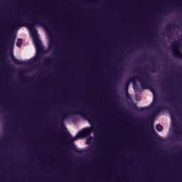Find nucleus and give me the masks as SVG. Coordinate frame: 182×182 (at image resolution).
I'll use <instances>...</instances> for the list:
<instances>
[{"mask_svg": "<svg viewBox=\"0 0 182 182\" xmlns=\"http://www.w3.org/2000/svg\"><path fill=\"white\" fill-rule=\"evenodd\" d=\"M42 16H41V17L31 16V18H33L31 19L32 23L27 24V28H28L30 31L31 35L35 43L36 49H37L36 57L26 62L21 61L13 56L12 60L14 65H32V63L41 59V54H39V52H42L43 49L42 48V41L39 40V36H38V31H36V28H35V25H38V23H43V19L42 18Z\"/></svg>", "mask_w": 182, "mask_h": 182, "instance_id": "1", "label": "nucleus"}, {"mask_svg": "<svg viewBox=\"0 0 182 182\" xmlns=\"http://www.w3.org/2000/svg\"><path fill=\"white\" fill-rule=\"evenodd\" d=\"M22 23H23V21H22L21 16L14 18L10 27L7 28V31L5 33L6 38H1L2 48L10 50L14 48V45H15V39H16V37L12 34V28H21L22 26Z\"/></svg>", "mask_w": 182, "mask_h": 182, "instance_id": "2", "label": "nucleus"}, {"mask_svg": "<svg viewBox=\"0 0 182 182\" xmlns=\"http://www.w3.org/2000/svg\"><path fill=\"white\" fill-rule=\"evenodd\" d=\"M92 132H95V128H85L82 131H80L77 136L74 138L72 137V135L68 132L65 133V140L67 143H68V146L71 149H75V145H73V141L77 140V139H83V137H86L87 136H90L92 134Z\"/></svg>", "mask_w": 182, "mask_h": 182, "instance_id": "3", "label": "nucleus"}, {"mask_svg": "<svg viewBox=\"0 0 182 182\" xmlns=\"http://www.w3.org/2000/svg\"><path fill=\"white\" fill-rule=\"evenodd\" d=\"M134 79L140 82L142 89H147L149 86H150L149 81L151 80H150V75L147 73H141L139 75H136Z\"/></svg>", "mask_w": 182, "mask_h": 182, "instance_id": "4", "label": "nucleus"}, {"mask_svg": "<svg viewBox=\"0 0 182 182\" xmlns=\"http://www.w3.org/2000/svg\"><path fill=\"white\" fill-rule=\"evenodd\" d=\"M181 40L174 41L171 43L173 55L175 56V58L182 60V53L180 52V48H181Z\"/></svg>", "mask_w": 182, "mask_h": 182, "instance_id": "5", "label": "nucleus"}, {"mask_svg": "<svg viewBox=\"0 0 182 182\" xmlns=\"http://www.w3.org/2000/svg\"><path fill=\"white\" fill-rule=\"evenodd\" d=\"M176 97L178 98V103H175L172 105L173 107H174L176 112L178 113H182V99L181 96H180V92H176Z\"/></svg>", "mask_w": 182, "mask_h": 182, "instance_id": "6", "label": "nucleus"}, {"mask_svg": "<svg viewBox=\"0 0 182 182\" xmlns=\"http://www.w3.org/2000/svg\"><path fill=\"white\" fill-rule=\"evenodd\" d=\"M72 114H85V112H83V109H82V107H75L74 110L71 111Z\"/></svg>", "mask_w": 182, "mask_h": 182, "instance_id": "7", "label": "nucleus"}, {"mask_svg": "<svg viewBox=\"0 0 182 182\" xmlns=\"http://www.w3.org/2000/svg\"><path fill=\"white\" fill-rule=\"evenodd\" d=\"M69 114L67 111H63V113L60 114V117L58 119V122L63 126V120L68 116Z\"/></svg>", "mask_w": 182, "mask_h": 182, "instance_id": "8", "label": "nucleus"}, {"mask_svg": "<svg viewBox=\"0 0 182 182\" xmlns=\"http://www.w3.org/2000/svg\"><path fill=\"white\" fill-rule=\"evenodd\" d=\"M135 110H138V112H144V110H149V107H141L139 109L136 106H134Z\"/></svg>", "mask_w": 182, "mask_h": 182, "instance_id": "9", "label": "nucleus"}, {"mask_svg": "<svg viewBox=\"0 0 182 182\" xmlns=\"http://www.w3.org/2000/svg\"><path fill=\"white\" fill-rule=\"evenodd\" d=\"M175 134H176V140H178V141H180V136H181L182 134V132H181V130H176L175 132Z\"/></svg>", "mask_w": 182, "mask_h": 182, "instance_id": "10", "label": "nucleus"}, {"mask_svg": "<svg viewBox=\"0 0 182 182\" xmlns=\"http://www.w3.org/2000/svg\"><path fill=\"white\" fill-rule=\"evenodd\" d=\"M173 28H177V25L170 24L168 27H166L167 32H171V29H173Z\"/></svg>", "mask_w": 182, "mask_h": 182, "instance_id": "11", "label": "nucleus"}, {"mask_svg": "<svg viewBox=\"0 0 182 182\" xmlns=\"http://www.w3.org/2000/svg\"><path fill=\"white\" fill-rule=\"evenodd\" d=\"M22 42H23L22 38H18L16 42V46L18 48H21V46H22Z\"/></svg>", "mask_w": 182, "mask_h": 182, "instance_id": "12", "label": "nucleus"}, {"mask_svg": "<svg viewBox=\"0 0 182 182\" xmlns=\"http://www.w3.org/2000/svg\"><path fill=\"white\" fill-rule=\"evenodd\" d=\"M156 129L157 132H163V127L160 124L156 125Z\"/></svg>", "mask_w": 182, "mask_h": 182, "instance_id": "13", "label": "nucleus"}, {"mask_svg": "<svg viewBox=\"0 0 182 182\" xmlns=\"http://www.w3.org/2000/svg\"><path fill=\"white\" fill-rule=\"evenodd\" d=\"M49 63H52V58H46L44 61L45 65H49Z\"/></svg>", "mask_w": 182, "mask_h": 182, "instance_id": "14", "label": "nucleus"}, {"mask_svg": "<svg viewBox=\"0 0 182 182\" xmlns=\"http://www.w3.org/2000/svg\"><path fill=\"white\" fill-rule=\"evenodd\" d=\"M157 68V65L156 63H154V66L150 68L151 72H156V68Z\"/></svg>", "mask_w": 182, "mask_h": 182, "instance_id": "15", "label": "nucleus"}, {"mask_svg": "<svg viewBox=\"0 0 182 182\" xmlns=\"http://www.w3.org/2000/svg\"><path fill=\"white\" fill-rule=\"evenodd\" d=\"M151 133H154V134H156V130H154V127L152 126L151 129Z\"/></svg>", "mask_w": 182, "mask_h": 182, "instance_id": "16", "label": "nucleus"}, {"mask_svg": "<svg viewBox=\"0 0 182 182\" xmlns=\"http://www.w3.org/2000/svg\"><path fill=\"white\" fill-rule=\"evenodd\" d=\"M163 109H164V107H158V108L156 109V111L160 112V110H163Z\"/></svg>", "mask_w": 182, "mask_h": 182, "instance_id": "17", "label": "nucleus"}, {"mask_svg": "<svg viewBox=\"0 0 182 182\" xmlns=\"http://www.w3.org/2000/svg\"><path fill=\"white\" fill-rule=\"evenodd\" d=\"M129 85H130V82H127L126 84H125V87L126 89L127 90V88L129 87Z\"/></svg>", "mask_w": 182, "mask_h": 182, "instance_id": "18", "label": "nucleus"}, {"mask_svg": "<svg viewBox=\"0 0 182 182\" xmlns=\"http://www.w3.org/2000/svg\"><path fill=\"white\" fill-rule=\"evenodd\" d=\"M161 87H163V89H165V90H167V87H166L165 85H161Z\"/></svg>", "mask_w": 182, "mask_h": 182, "instance_id": "19", "label": "nucleus"}, {"mask_svg": "<svg viewBox=\"0 0 182 182\" xmlns=\"http://www.w3.org/2000/svg\"><path fill=\"white\" fill-rule=\"evenodd\" d=\"M53 45H54V43H52V42L50 43V46H53Z\"/></svg>", "mask_w": 182, "mask_h": 182, "instance_id": "20", "label": "nucleus"}, {"mask_svg": "<svg viewBox=\"0 0 182 182\" xmlns=\"http://www.w3.org/2000/svg\"><path fill=\"white\" fill-rule=\"evenodd\" d=\"M181 69H182L181 67L178 68V70H181Z\"/></svg>", "mask_w": 182, "mask_h": 182, "instance_id": "21", "label": "nucleus"}, {"mask_svg": "<svg viewBox=\"0 0 182 182\" xmlns=\"http://www.w3.org/2000/svg\"><path fill=\"white\" fill-rule=\"evenodd\" d=\"M170 92H173V88H171V90H170Z\"/></svg>", "mask_w": 182, "mask_h": 182, "instance_id": "22", "label": "nucleus"}, {"mask_svg": "<svg viewBox=\"0 0 182 182\" xmlns=\"http://www.w3.org/2000/svg\"><path fill=\"white\" fill-rule=\"evenodd\" d=\"M152 92H153V93H154V90H152Z\"/></svg>", "mask_w": 182, "mask_h": 182, "instance_id": "23", "label": "nucleus"}, {"mask_svg": "<svg viewBox=\"0 0 182 182\" xmlns=\"http://www.w3.org/2000/svg\"><path fill=\"white\" fill-rule=\"evenodd\" d=\"M171 96H173V94L172 93V94L171 95Z\"/></svg>", "mask_w": 182, "mask_h": 182, "instance_id": "24", "label": "nucleus"}, {"mask_svg": "<svg viewBox=\"0 0 182 182\" xmlns=\"http://www.w3.org/2000/svg\"><path fill=\"white\" fill-rule=\"evenodd\" d=\"M93 112L90 113V114H92Z\"/></svg>", "mask_w": 182, "mask_h": 182, "instance_id": "25", "label": "nucleus"}, {"mask_svg": "<svg viewBox=\"0 0 182 182\" xmlns=\"http://www.w3.org/2000/svg\"><path fill=\"white\" fill-rule=\"evenodd\" d=\"M172 102H174V100H172Z\"/></svg>", "mask_w": 182, "mask_h": 182, "instance_id": "26", "label": "nucleus"}]
</instances>
